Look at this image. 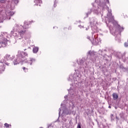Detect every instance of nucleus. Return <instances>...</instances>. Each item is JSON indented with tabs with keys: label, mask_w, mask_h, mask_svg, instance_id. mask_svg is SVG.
<instances>
[{
	"label": "nucleus",
	"mask_w": 128,
	"mask_h": 128,
	"mask_svg": "<svg viewBox=\"0 0 128 128\" xmlns=\"http://www.w3.org/2000/svg\"><path fill=\"white\" fill-rule=\"evenodd\" d=\"M30 24V22L26 21L24 26L15 24L14 27L13 28V30L10 32L11 34L14 36L15 40H18L24 38V36L26 34V30L30 28L28 26Z\"/></svg>",
	"instance_id": "nucleus-1"
},
{
	"label": "nucleus",
	"mask_w": 128,
	"mask_h": 128,
	"mask_svg": "<svg viewBox=\"0 0 128 128\" xmlns=\"http://www.w3.org/2000/svg\"><path fill=\"white\" fill-rule=\"evenodd\" d=\"M107 10H108V14H107V16H108V22H112V24H114V27L112 29L110 28V32L111 34L114 36H120V34L122 32H124V28L122 26H120V24H118V22L114 21V18L110 17L112 16V11L108 10V8L107 7Z\"/></svg>",
	"instance_id": "nucleus-2"
},
{
	"label": "nucleus",
	"mask_w": 128,
	"mask_h": 128,
	"mask_svg": "<svg viewBox=\"0 0 128 128\" xmlns=\"http://www.w3.org/2000/svg\"><path fill=\"white\" fill-rule=\"evenodd\" d=\"M26 56H28V54L26 52L18 51L17 58L13 61L14 66H16V64H20V62H24V58H26Z\"/></svg>",
	"instance_id": "nucleus-3"
},
{
	"label": "nucleus",
	"mask_w": 128,
	"mask_h": 128,
	"mask_svg": "<svg viewBox=\"0 0 128 128\" xmlns=\"http://www.w3.org/2000/svg\"><path fill=\"white\" fill-rule=\"evenodd\" d=\"M8 44V39L4 38V35L0 36V48H6Z\"/></svg>",
	"instance_id": "nucleus-4"
},
{
	"label": "nucleus",
	"mask_w": 128,
	"mask_h": 128,
	"mask_svg": "<svg viewBox=\"0 0 128 128\" xmlns=\"http://www.w3.org/2000/svg\"><path fill=\"white\" fill-rule=\"evenodd\" d=\"M94 22H90L91 28L92 30H98V27L96 24H98V20L96 18L93 19Z\"/></svg>",
	"instance_id": "nucleus-5"
},
{
	"label": "nucleus",
	"mask_w": 128,
	"mask_h": 128,
	"mask_svg": "<svg viewBox=\"0 0 128 128\" xmlns=\"http://www.w3.org/2000/svg\"><path fill=\"white\" fill-rule=\"evenodd\" d=\"M62 120L64 122L62 128H68V126L70 124V121L64 118V116H62Z\"/></svg>",
	"instance_id": "nucleus-6"
},
{
	"label": "nucleus",
	"mask_w": 128,
	"mask_h": 128,
	"mask_svg": "<svg viewBox=\"0 0 128 128\" xmlns=\"http://www.w3.org/2000/svg\"><path fill=\"white\" fill-rule=\"evenodd\" d=\"M14 58V56H11L8 54H6L4 56V59L3 60H12Z\"/></svg>",
	"instance_id": "nucleus-7"
},
{
	"label": "nucleus",
	"mask_w": 128,
	"mask_h": 128,
	"mask_svg": "<svg viewBox=\"0 0 128 128\" xmlns=\"http://www.w3.org/2000/svg\"><path fill=\"white\" fill-rule=\"evenodd\" d=\"M78 64H80V66H81V68H86V63L84 62L82 60H80Z\"/></svg>",
	"instance_id": "nucleus-8"
},
{
	"label": "nucleus",
	"mask_w": 128,
	"mask_h": 128,
	"mask_svg": "<svg viewBox=\"0 0 128 128\" xmlns=\"http://www.w3.org/2000/svg\"><path fill=\"white\" fill-rule=\"evenodd\" d=\"M106 52V50H98V54L101 56H105Z\"/></svg>",
	"instance_id": "nucleus-9"
},
{
	"label": "nucleus",
	"mask_w": 128,
	"mask_h": 128,
	"mask_svg": "<svg viewBox=\"0 0 128 128\" xmlns=\"http://www.w3.org/2000/svg\"><path fill=\"white\" fill-rule=\"evenodd\" d=\"M4 66L2 62H0V74H2V72H4Z\"/></svg>",
	"instance_id": "nucleus-10"
},
{
	"label": "nucleus",
	"mask_w": 128,
	"mask_h": 128,
	"mask_svg": "<svg viewBox=\"0 0 128 128\" xmlns=\"http://www.w3.org/2000/svg\"><path fill=\"white\" fill-rule=\"evenodd\" d=\"M22 46L24 48H26L24 49V50H26V48H30V47L28 46V43H26L24 42H22Z\"/></svg>",
	"instance_id": "nucleus-11"
},
{
	"label": "nucleus",
	"mask_w": 128,
	"mask_h": 128,
	"mask_svg": "<svg viewBox=\"0 0 128 128\" xmlns=\"http://www.w3.org/2000/svg\"><path fill=\"white\" fill-rule=\"evenodd\" d=\"M34 6H40V4H42V0H34Z\"/></svg>",
	"instance_id": "nucleus-12"
},
{
	"label": "nucleus",
	"mask_w": 128,
	"mask_h": 128,
	"mask_svg": "<svg viewBox=\"0 0 128 128\" xmlns=\"http://www.w3.org/2000/svg\"><path fill=\"white\" fill-rule=\"evenodd\" d=\"M112 96H113L114 100H116L118 98V95L116 93H113Z\"/></svg>",
	"instance_id": "nucleus-13"
},
{
	"label": "nucleus",
	"mask_w": 128,
	"mask_h": 128,
	"mask_svg": "<svg viewBox=\"0 0 128 128\" xmlns=\"http://www.w3.org/2000/svg\"><path fill=\"white\" fill-rule=\"evenodd\" d=\"M62 114V116H68L70 114V112H68V110H65L63 111Z\"/></svg>",
	"instance_id": "nucleus-14"
},
{
	"label": "nucleus",
	"mask_w": 128,
	"mask_h": 128,
	"mask_svg": "<svg viewBox=\"0 0 128 128\" xmlns=\"http://www.w3.org/2000/svg\"><path fill=\"white\" fill-rule=\"evenodd\" d=\"M30 62H28V64H30L32 66V62H36V59L34 58H30Z\"/></svg>",
	"instance_id": "nucleus-15"
},
{
	"label": "nucleus",
	"mask_w": 128,
	"mask_h": 128,
	"mask_svg": "<svg viewBox=\"0 0 128 128\" xmlns=\"http://www.w3.org/2000/svg\"><path fill=\"white\" fill-rule=\"evenodd\" d=\"M38 52V47H34L33 48V52L34 54H36Z\"/></svg>",
	"instance_id": "nucleus-16"
},
{
	"label": "nucleus",
	"mask_w": 128,
	"mask_h": 128,
	"mask_svg": "<svg viewBox=\"0 0 128 128\" xmlns=\"http://www.w3.org/2000/svg\"><path fill=\"white\" fill-rule=\"evenodd\" d=\"M92 9H90L88 13H86V17L88 16V14H92Z\"/></svg>",
	"instance_id": "nucleus-17"
},
{
	"label": "nucleus",
	"mask_w": 128,
	"mask_h": 128,
	"mask_svg": "<svg viewBox=\"0 0 128 128\" xmlns=\"http://www.w3.org/2000/svg\"><path fill=\"white\" fill-rule=\"evenodd\" d=\"M6 60H3L2 62H4V64H6V66H9L10 62H6Z\"/></svg>",
	"instance_id": "nucleus-18"
},
{
	"label": "nucleus",
	"mask_w": 128,
	"mask_h": 128,
	"mask_svg": "<svg viewBox=\"0 0 128 128\" xmlns=\"http://www.w3.org/2000/svg\"><path fill=\"white\" fill-rule=\"evenodd\" d=\"M4 60H2V55L0 54V62L2 63Z\"/></svg>",
	"instance_id": "nucleus-19"
},
{
	"label": "nucleus",
	"mask_w": 128,
	"mask_h": 128,
	"mask_svg": "<svg viewBox=\"0 0 128 128\" xmlns=\"http://www.w3.org/2000/svg\"><path fill=\"white\" fill-rule=\"evenodd\" d=\"M48 128H54V124H50L48 125Z\"/></svg>",
	"instance_id": "nucleus-20"
},
{
	"label": "nucleus",
	"mask_w": 128,
	"mask_h": 128,
	"mask_svg": "<svg viewBox=\"0 0 128 128\" xmlns=\"http://www.w3.org/2000/svg\"><path fill=\"white\" fill-rule=\"evenodd\" d=\"M6 0H0V2L1 4H6Z\"/></svg>",
	"instance_id": "nucleus-21"
},
{
	"label": "nucleus",
	"mask_w": 128,
	"mask_h": 128,
	"mask_svg": "<svg viewBox=\"0 0 128 128\" xmlns=\"http://www.w3.org/2000/svg\"><path fill=\"white\" fill-rule=\"evenodd\" d=\"M88 54H90V56H92V54H94V52H92L91 50H90Z\"/></svg>",
	"instance_id": "nucleus-22"
},
{
	"label": "nucleus",
	"mask_w": 128,
	"mask_h": 128,
	"mask_svg": "<svg viewBox=\"0 0 128 128\" xmlns=\"http://www.w3.org/2000/svg\"><path fill=\"white\" fill-rule=\"evenodd\" d=\"M8 14L9 16H14V12H9Z\"/></svg>",
	"instance_id": "nucleus-23"
},
{
	"label": "nucleus",
	"mask_w": 128,
	"mask_h": 128,
	"mask_svg": "<svg viewBox=\"0 0 128 128\" xmlns=\"http://www.w3.org/2000/svg\"><path fill=\"white\" fill-rule=\"evenodd\" d=\"M13 0V2H14V4H17L18 3V0Z\"/></svg>",
	"instance_id": "nucleus-24"
},
{
	"label": "nucleus",
	"mask_w": 128,
	"mask_h": 128,
	"mask_svg": "<svg viewBox=\"0 0 128 128\" xmlns=\"http://www.w3.org/2000/svg\"><path fill=\"white\" fill-rule=\"evenodd\" d=\"M104 2L106 4H110V1L108 0H104Z\"/></svg>",
	"instance_id": "nucleus-25"
},
{
	"label": "nucleus",
	"mask_w": 128,
	"mask_h": 128,
	"mask_svg": "<svg viewBox=\"0 0 128 128\" xmlns=\"http://www.w3.org/2000/svg\"><path fill=\"white\" fill-rule=\"evenodd\" d=\"M4 126H6V128H10V124H7V123H6V124H4Z\"/></svg>",
	"instance_id": "nucleus-26"
},
{
	"label": "nucleus",
	"mask_w": 128,
	"mask_h": 128,
	"mask_svg": "<svg viewBox=\"0 0 128 128\" xmlns=\"http://www.w3.org/2000/svg\"><path fill=\"white\" fill-rule=\"evenodd\" d=\"M77 128H82V127L80 126V124H78Z\"/></svg>",
	"instance_id": "nucleus-27"
},
{
	"label": "nucleus",
	"mask_w": 128,
	"mask_h": 128,
	"mask_svg": "<svg viewBox=\"0 0 128 128\" xmlns=\"http://www.w3.org/2000/svg\"><path fill=\"white\" fill-rule=\"evenodd\" d=\"M23 70H26L25 72H28V69L26 68H24V67L23 68Z\"/></svg>",
	"instance_id": "nucleus-28"
},
{
	"label": "nucleus",
	"mask_w": 128,
	"mask_h": 128,
	"mask_svg": "<svg viewBox=\"0 0 128 128\" xmlns=\"http://www.w3.org/2000/svg\"><path fill=\"white\" fill-rule=\"evenodd\" d=\"M111 118L112 120H114V114H111Z\"/></svg>",
	"instance_id": "nucleus-29"
},
{
	"label": "nucleus",
	"mask_w": 128,
	"mask_h": 128,
	"mask_svg": "<svg viewBox=\"0 0 128 128\" xmlns=\"http://www.w3.org/2000/svg\"><path fill=\"white\" fill-rule=\"evenodd\" d=\"M95 14H98V10H94Z\"/></svg>",
	"instance_id": "nucleus-30"
},
{
	"label": "nucleus",
	"mask_w": 128,
	"mask_h": 128,
	"mask_svg": "<svg viewBox=\"0 0 128 128\" xmlns=\"http://www.w3.org/2000/svg\"><path fill=\"white\" fill-rule=\"evenodd\" d=\"M56 2H54V8H56Z\"/></svg>",
	"instance_id": "nucleus-31"
},
{
	"label": "nucleus",
	"mask_w": 128,
	"mask_h": 128,
	"mask_svg": "<svg viewBox=\"0 0 128 128\" xmlns=\"http://www.w3.org/2000/svg\"><path fill=\"white\" fill-rule=\"evenodd\" d=\"M60 111L59 112L58 114H59V116H60Z\"/></svg>",
	"instance_id": "nucleus-32"
},
{
	"label": "nucleus",
	"mask_w": 128,
	"mask_h": 128,
	"mask_svg": "<svg viewBox=\"0 0 128 128\" xmlns=\"http://www.w3.org/2000/svg\"><path fill=\"white\" fill-rule=\"evenodd\" d=\"M106 24L108 26V21H106Z\"/></svg>",
	"instance_id": "nucleus-33"
},
{
	"label": "nucleus",
	"mask_w": 128,
	"mask_h": 128,
	"mask_svg": "<svg viewBox=\"0 0 128 128\" xmlns=\"http://www.w3.org/2000/svg\"><path fill=\"white\" fill-rule=\"evenodd\" d=\"M68 98V96H64V98Z\"/></svg>",
	"instance_id": "nucleus-34"
},
{
	"label": "nucleus",
	"mask_w": 128,
	"mask_h": 128,
	"mask_svg": "<svg viewBox=\"0 0 128 128\" xmlns=\"http://www.w3.org/2000/svg\"><path fill=\"white\" fill-rule=\"evenodd\" d=\"M108 108H112V106H108Z\"/></svg>",
	"instance_id": "nucleus-35"
},
{
	"label": "nucleus",
	"mask_w": 128,
	"mask_h": 128,
	"mask_svg": "<svg viewBox=\"0 0 128 128\" xmlns=\"http://www.w3.org/2000/svg\"><path fill=\"white\" fill-rule=\"evenodd\" d=\"M80 26V28H84V26H81L80 25V26Z\"/></svg>",
	"instance_id": "nucleus-36"
},
{
	"label": "nucleus",
	"mask_w": 128,
	"mask_h": 128,
	"mask_svg": "<svg viewBox=\"0 0 128 128\" xmlns=\"http://www.w3.org/2000/svg\"><path fill=\"white\" fill-rule=\"evenodd\" d=\"M87 38H88V40H90V36H87Z\"/></svg>",
	"instance_id": "nucleus-37"
},
{
	"label": "nucleus",
	"mask_w": 128,
	"mask_h": 128,
	"mask_svg": "<svg viewBox=\"0 0 128 128\" xmlns=\"http://www.w3.org/2000/svg\"><path fill=\"white\" fill-rule=\"evenodd\" d=\"M116 120H118V116H116Z\"/></svg>",
	"instance_id": "nucleus-38"
},
{
	"label": "nucleus",
	"mask_w": 128,
	"mask_h": 128,
	"mask_svg": "<svg viewBox=\"0 0 128 128\" xmlns=\"http://www.w3.org/2000/svg\"><path fill=\"white\" fill-rule=\"evenodd\" d=\"M88 28H86V30H88Z\"/></svg>",
	"instance_id": "nucleus-39"
},
{
	"label": "nucleus",
	"mask_w": 128,
	"mask_h": 128,
	"mask_svg": "<svg viewBox=\"0 0 128 128\" xmlns=\"http://www.w3.org/2000/svg\"><path fill=\"white\" fill-rule=\"evenodd\" d=\"M103 8H104V6L103 7Z\"/></svg>",
	"instance_id": "nucleus-40"
},
{
	"label": "nucleus",
	"mask_w": 128,
	"mask_h": 128,
	"mask_svg": "<svg viewBox=\"0 0 128 128\" xmlns=\"http://www.w3.org/2000/svg\"><path fill=\"white\" fill-rule=\"evenodd\" d=\"M92 6H94V4H92Z\"/></svg>",
	"instance_id": "nucleus-41"
},
{
	"label": "nucleus",
	"mask_w": 128,
	"mask_h": 128,
	"mask_svg": "<svg viewBox=\"0 0 128 128\" xmlns=\"http://www.w3.org/2000/svg\"><path fill=\"white\" fill-rule=\"evenodd\" d=\"M5 34H6V33Z\"/></svg>",
	"instance_id": "nucleus-42"
}]
</instances>
